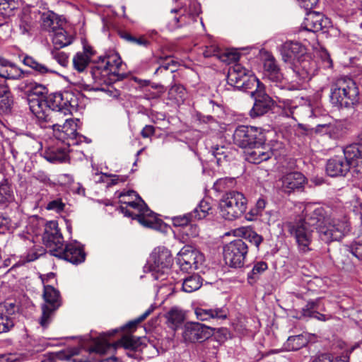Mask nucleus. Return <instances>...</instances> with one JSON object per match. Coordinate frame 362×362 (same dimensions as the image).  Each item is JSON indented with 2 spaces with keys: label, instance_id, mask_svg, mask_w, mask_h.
I'll return each mask as SVG.
<instances>
[{
  "label": "nucleus",
  "instance_id": "1",
  "mask_svg": "<svg viewBox=\"0 0 362 362\" xmlns=\"http://www.w3.org/2000/svg\"><path fill=\"white\" fill-rule=\"evenodd\" d=\"M304 213L303 220L318 230L320 239L326 243L340 240L349 230V224L346 221L331 219L322 206L308 204Z\"/></svg>",
  "mask_w": 362,
  "mask_h": 362
},
{
  "label": "nucleus",
  "instance_id": "2",
  "mask_svg": "<svg viewBox=\"0 0 362 362\" xmlns=\"http://www.w3.org/2000/svg\"><path fill=\"white\" fill-rule=\"evenodd\" d=\"M31 104L33 114L40 125L47 127L42 124L52 123V118L57 116V112L66 115L77 111L78 101L73 92L64 91L49 95L46 101L33 100Z\"/></svg>",
  "mask_w": 362,
  "mask_h": 362
},
{
  "label": "nucleus",
  "instance_id": "3",
  "mask_svg": "<svg viewBox=\"0 0 362 362\" xmlns=\"http://www.w3.org/2000/svg\"><path fill=\"white\" fill-rule=\"evenodd\" d=\"M119 197L120 202L126 204V206L121 205L119 208L125 216L137 220L147 228H154L157 226L156 214L148 207L136 192L129 190L127 193H121Z\"/></svg>",
  "mask_w": 362,
  "mask_h": 362
},
{
  "label": "nucleus",
  "instance_id": "4",
  "mask_svg": "<svg viewBox=\"0 0 362 362\" xmlns=\"http://www.w3.org/2000/svg\"><path fill=\"white\" fill-rule=\"evenodd\" d=\"M330 98L332 103L336 105L353 107L358 102V87L351 78L341 76L332 83Z\"/></svg>",
  "mask_w": 362,
  "mask_h": 362
},
{
  "label": "nucleus",
  "instance_id": "5",
  "mask_svg": "<svg viewBox=\"0 0 362 362\" xmlns=\"http://www.w3.org/2000/svg\"><path fill=\"white\" fill-rule=\"evenodd\" d=\"M122 65V59L119 55L110 51L103 55H100L93 61L90 74L93 79L98 83H108L109 76L115 75Z\"/></svg>",
  "mask_w": 362,
  "mask_h": 362
},
{
  "label": "nucleus",
  "instance_id": "6",
  "mask_svg": "<svg viewBox=\"0 0 362 362\" xmlns=\"http://www.w3.org/2000/svg\"><path fill=\"white\" fill-rule=\"evenodd\" d=\"M247 205V198L242 192L229 191L223 195L219 202L220 214L226 220H235L244 214Z\"/></svg>",
  "mask_w": 362,
  "mask_h": 362
},
{
  "label": "nucleus",
  "instance_id": "7",
  "mask_svg": "<svg viewBox=\"0 0 362 362\" xmlns=\"http://www.w3.org/2000/svg\"><path fill=\"white\" fill-rule=\"evenodd\" d=\"M42 283L45 284L42 279ZM42 297L44 303L41 305L42 315L39 318L40 325L46 328L52 322L55 312L62 304L59 291L52 286L44 284Z\"/></svg>",
  "mask_w": 362,
  "mask_h": 362
},
{
  "label": "nucleus",
  "instance_id": "8",
  "mask_svg": "<svg viewBox=\"0 0 362 362\" xmlns=\"http://www.w3.org/2000/svg\"><path fill=\"white\" fill-rule=\"evenodd\" d=\"M227 81L231 86L245 92H249L261 83L250 71L238 63L229 68Z\"/></svg>",
  "mask_w": 362,
  "mask_h": 362
},
{
  "label": "nucleus",
  "instance_id": "9",
  "mask_svg": "<svg viewBox=\"0 0 362 362\" xmlns=\"http://www.w3.org/2000/svg\"><path fill=\"white\" fill-rule=\"evenodd\" d=\"M316 230L303 219L289 225L288 231L295 239L300 253L306 254L313 250Z\"/></svg>",
  "mask_w": 362,
  "mask_h": 362
},
{
  "label": "nucleus",
  "instance_id": "10",
  "mask_svg": "<svg viewBox=\"0 0 362 362\" xmlns=\"http://www.w3.org/2000/svg\"><path fill=\"white\" fill-rule=\"evenodd\" d=\"M170 251L165 247L156 248L151 255L148 265L154 279H164L163 275L168 274L173 264Z\"/></svg>",
  "mask_w": 362,
  "mask_h": 362
},
{
  "label": "nucleus",
  "instance_id": "11",
  "mask_svg": "<svg viewBox=\"0 0 362 362\" xmlns=\"http://www.w3.org/2000/svg\"><path fill=\"white\" fill-rule=\"evenodd\" d=\"M248 253V246L242 239L234 240L223 247V259L226 264L233 268L244 266Z\"/></svg>",
  "mask_w": 362,
  "mask_h": 362
},
{
  "label": "nucleus",
  "instance_id": "12",
  "mask_svg": "<svg viewBox=\"0 0 362 362\" xmlns=\"http://www.w3.org/2000/svg\"><path fill=\"white\" fill-rule=\"evenodd\" d=\"M234 143L243 148H248L257 144L265 141V136L261 128L252 126H238L233 134Z\"/></svg>",
  "mask_w": 362,
  "mask_h": 362
},
{
  "label": "nucleus",
  "instance_id": "13",
  "mask_svg": "<svg viewBox=\"0 0 362 362\" xmlns=\"http://www.w3.org/2000/svg\"><path fill=\"white\" fill-rule=\"evenodd\" d=\"M264 77L274 85L281 89L295 90L296 84L288 82V79L284 77L281 69L274 57L268 54L264 61Z\"/></svg>",
  "mask_w": 362,
  "mask_h": 362
},
{
  "label": "nucleus",
  "instance_id": "14",
  "mask_svg": "<svg viewBox=\"0 0 362 362\" xmlns=\"http://www.w3.org/2000/svg\"><path fill=\"white\" fill-rule=\"evenodd\" d=\"M291 69L294 76L291 80L293 84H298L300 81H309L317 71L316 62L310 56L306 54L291 65Z\"/></svg>",
  "mask_w": 362,
  "mask_h": 362
},
{
  "label": "nucleus",
  "instance_id": "15",
  "mask_svg": "<svg viewBox=\"0 0 362 362\" xmlns=\"http://www.w3.org/2000/svg\"><path fill=\"white\" fill-rule=\"evenodd\" d=\"M250 93L251 97L255 100L253 107L250 111L251 117H261L272 110L274 101L265 93L264 85L262 83L257 86Z\"/></svg>",
  "mask_w": 362,
  "mask_h": 362
},
{
  "label": "nucleus",
  "instance_id": "16",
  "mask_svg": "<svg viewBox=\"0 0 362 362\" xmlns=\"http://www.w3.org/2000/svg\"><path fill=\"white\" fill-rule=\"evenodd\" d=\"M213 334V329L199 322H187L185 325L182 337L185 342H202Z\"/></svg>",
  "mask_w": 362,
  "mask_h": 362
},
{
  "label": "nucleus",
  "instance_id": "17",
  "mask_svg": "<svg viewBox=\"0 0 362 362\" xmlns=\"http://www.w3.org/2000/svg\"><path fill=\"white\" fill-rule=\"evenodd\" d=\"M42 241L45 246L49 248L52 256H54V250H59L63 246V236L56 221H51L46 223L42 235Z\"/></svg>",
  "mask_w": 362,
  "mask_h": 362
},
{
  "label": "nucleus",
  "instance_id": "18",
  "mask_svg": "<svg viewBox=\"0 0 362 362\" xmlns=\"http://www.w3.org/2000/svg\"><path fill=\"white\" fill-rule=\"evenodd\" d=\"M203 260L204 256L199 251L184 247L178 253L177 263L182 271L187 272L190 269H199Z\"/></svg>",
  "mask_w": 362,
  "mask_h": 362
},
{
  "label": "nucleus",
  "instance_id": "19",
  "mask_svg": "<svg viewBox=\"0 0 362 362\" xmlns=\"http://www.w3.org/2000/svg\"><path fill=\"white\" fill-rule=\"evenodd\" d=\"M50 124L49 127H52L53 135L57 140L67 146H74L73 142L75 141L72 137L76 135L77 124L72 119H66L62 125L54 124L53 122Z\"/></svg>",
  "mask_w": 362,
  "mask_h": 362
},
{
  "label": "nucleus",
  "instance_id": "20",
  "mask_svg": "<svg viewBox=\"0 0 362 362\" xmlns=\"http://www.w3.org/2000/svg\"><path fill=\"white\" fill-rule=\"evenodd\" d=\"M54 256L63 259L74 264H78L84 262L86 253L83 247L77 243L63 245L59 250H54Z\"/></svg>",
  "mask_w": 362,
  "mask_h": 362
},
{
  "label": "nucleus",
  "instance_id": "21",
  "mask_svg": "<svg viewBox=\"0 0 362 362\" xmlns=\"http://www.w3.org/2000/svg\"><path fill=\"white\" fill-rule=\"evenodd\" d=\"M280 53L283 62L290 67L306 55V49L298 42L287 41L281 45Z\"/></svg>",
  "mask_w": 362,
  "mask_h": 362
},
{
  "label": "nucleus",
  "instance_id": "22",
  "mask_svg": "<svg viewBox=\"0 0 362 362\" xmlns=\"http://www.w3.org/2000/svg\"><path fill=\"white\" fill-rule=\"evenodd\" d=\"M306 178L300 172H290L284 175L280 180V189L282 192L290 194L295 192H300L304 189Z\"/></svg>",
  "mask_w": 362,
  "mask_h": 362
},
{
  "label": "nucleus",
  "instance_id": "23",
  "mask_svg": "<svg viewBox=\"0 0 362 362\" xmlns=\"http://www.w3.org/2000/svg\"><path fill=\"white\" fill-rule=\"evenodd\" d=\"M274 155V152L269 144H257L245 151V159L252 163L259 164L267 161Z\"/></svg>",
  "mask_w": 362,
  "mask_h": 362
},
{
  "label": "nucleus",
  "instance_id": "24",
  "mask_svg": "<svg viewBox=\"0 0 362 362\" xmlns=\"http://www.w3.org/2000/svg\"><path fill=\"white\" fill-rule=\"evenodd\" d=\"M196 216L191 212L175 216L171 218L173 226L186 228L185 233L189 237H197L199 233V228L196 223Z\"/></svg>",
  "mask_w": 362,
  "mask_h": 362
},
{
  "label": "nucleus",
  "instance_id": "25",
  "mask_svg": "<svg viewBox=\"0 0 362 362\" xmlns=\"http://www.w3.org/2000/svg\"><path fill=\"white\" fill-rule=\"evenodd\" d=\"M330 20L322 13L316 11L308 12L303 21L304 28L313 33L323 30L330 27Z\"/></svg>",
  "mask_w": 362,
  "mask_h": 362
},
{
  "label": "nucleus",
  "instance_id": "26",
  "mask_svg": "<svg viewBox=\"0 0 362 362\" xmlns=\"http://www.w3.org/2000/svg\"><path fill=\"white\" fill-rule=\"evenodd\" d=\"M22 84L23 88H24L25 92L28 97L30 110L33 113V109L32 108L31 104L32 101H46L47 98V97H46L47 89L45 86L29 80L23 81Z\"/></svg>",
  "mask_w": 362,
  "mask_h": 362
},
{
  "label": "nucleus",
  "instance_id": "27",
  "mask_svg": "<svg viewBox=\"0 0 362 362\" xmlns=\"http://www.w3.org/2000/svg\"><path fill=\"white\" fill-rule=\"evenodd\" d=\"M350 168L344 156H336L329 158L326 165V172L330 177L345 176Z\"/></svg>",
  "mask_w": 362,
  "mask_h": 362
},
{
  "label": "nucleus",
  "instance_id": "28",
  "mask_svg": "<svg viewBox=\"0 0 362 362\" xmlns=\"http://www.w3.org/2000/svg\"><path fill=\"white\" fill-rule=\"evenodd\" d=\"M344 125L340 122L317 124L311 129V133L320 136H327L332 139H338L344 134Z\"/></svg>",
  "mask_w": 362,
  "mask_h": 362
},
{
  "label": "nucleus",
  "instance_id": "29",
  "mask_svg": "<svg viewBox=\"0 0 362 362\" xmlns=\"http://www.w3.org/2000/svg\"><path fill=\"white\" fill-rule=\"evenodd\" d=\"M344 157L350 168H356V171L362 173V144H353L344 149Z\"/></svg>",
  "mask_w": 362,
  "mask_h": 362
},
{
  "label": "nucleus",
  "instance_id": "30",
  "mask_svg": "<svg viewBox=\"0 0 362 362\" xmlns=\"http://www.w3.org/2000/svg\"><path fill=\"white\" fill-rule=\"evenodd\" d=\"M38 11L30 8H23L18 15L19 28L22 34H29L37 21Z\"/></svg>",
  "mask_w": 362,
  "mask_h": 362
},
{
  "label": "nucleus",
  "instance_id": "31",
  "mask_svg": "<svg viewBox=\"0 0 362 362\" xmlns=\"http://www.w3.org/2000/svg\"><path fill=\"white\" fill-rule=\"evenodd\" d=\"M197 318L201 321H207L211 319L225 320L228 317V310L226 308H204L197 307L194 309Z\"/></svg>",
  "mask_w": 362,
  "mask_h": 362
},
{
  "label": "nucleus",
  "instance_id": "32",
  "mask_svg": "<svg viewBox=\"0 0 362 362\" xmlns=\"http://www.w3.org/2000/svg\"><path fill=\"white\" fill-rule=\"evenodd\" d=\"M69 146L64 144L62 146H52L44 152V158L50 163H62L68 158Z\"/></svg>",
  "mask_w": 362,
  "mask_h": 362
},
{
  "label": "nucleus",
  "instance_id": "33",
  "mask_svg": "<svg viewBox=\"0 0 362 362\" xmlns=\"http://www.w3.org/2000/svg\"><path fill=\"white\" fill-rule=\"evenodd\" d=\"M38 14L40 16L41 28L45 31L52 33L62 25L59 16L52 11H38Z\"/></svg>",
  "mask_w": 362,
  "mask_h": 362
},
{
  "label": "nucleus",
  "instance_id": "34",
  "mask_svg": "<svg viewBox=\"0 0 362 362\" xmlns=\"http://www.w3.org/2000/svg\"><path fill=\"white\" fill-rule=\"evenodd\" d=\"M150 62L151 64H159L155 70V74H158L163 70H170L171 72H174L177 69V63L170 56L163 57L153 55L150 59Z\"/></svg>",
  "mask_w": 362,
  "mask_h": 362
},
{
  "label": "nucleus",
  "instance_id": "35",
  "mask_svg": "<svg viewBox=\"0 0 362 362\" xmlns=\"http://www.w3.org/2000/svg\"><path fill=\"white\" fill-rule=\"evenodd\" d=\"M12 105L13 98L8 86L6 84H0V113L9 112Z\"/></svg>",
  "mask_w": 362,
  "mask_h": 362
},
{
  "label": "nucleus",
  "instance_id": "36",
  "mask_svg": "<svg viewBox=\"0 0 362 362\" xmlns=\"http://www.w3.org/2000/svg\"><path fill=\"white\" fill-rule=\"evenodd\" d=\"M52 33V42L56 47V49L68 46L71 44L73 41L72 36L69 35L62 25L53 31Z\"/></svg>",
  "mask_w": 362,
  "mask_h": 362
},
{
  "label": "nucleus",
  "instance_id": "37",
  "mask_svg": "<svg viewBox=\"0 0 362 362\" xmlns=\"http://www.w3.org/2000/svg\"><path fill=\"white\" fill-rule=\"evenodd\" d=\"M22 62L24 65L33 69L38 74L43 75L49 73H57L54 70L39 62L35 58L28 55L24 56L23 59H22Z\"/></svg>",
  "mask_w": 362,
  "mask_h": 362
},
{
  "label": "nucleus",
  "instance_id": "38",
  "mask_svg": "<svg viewBox=\"0 0 362 362\" xmlns=\"http://www.w3.org/2000/svg\"><path fill=\"white\" fill-rule=\"evenodd\" d=\"M211 153L218 165H221L225 162L229 161L232 157L230 150L224 146H212Z\"/></svg>",
  "mask_w": 362,
  "mask_h": 362
},
{
  "label": "nucleus",
  "instance_id": "39",
  "mask_svg": "<svg viewBox=\"0 0 362 362\" xmlns=\"http://www.w3.org/2000/svg\"><path fill=\"white\" fill-rule=\"evenodd\" d=\"M202 285V277L197 274H194L183 279L182 290L186 293H192L200 288Z\"/></svg>",
  "mask_w": 362,
  "mask_h": 362
},
{
  "label": "nucleus",
  "instance_id": "40",
  "mask_svg": "<svg viewBox=\"0 0 362 362\" xmlns=\"http://www.w3.org/2000/svg\"><path fill=\"white\" fill-rule=\"evenodd\" d=\"M16 4L13 0H0V25L14 15Z\"/></svg>",
  "mask_w": 362,
  "mask_h": 362
},
{
  "label": "nucleus",
  "instance_id": "41",
  "mask_svg": "<svg viewBox=\"0 0 362 362\" xmlns=\"http://www.w3.org/2000/svg\"><path fill=\"white\" fill-rule=\"evenodd\" d=\"M107 334H103L99 337L95 339L92 345L88 348L89 354H105L110 346V343L106 339Z\"/></svg>",
  "mask_w": 362,
  "mask_h": 362
},
{
  "label": "nucleus",
  "instance_id": "42",
  "mask_svg": "<svg viewBox=\"0 0 362 362\" xmlns=\"http://www.w3.org/2000/svg\"><path fill=\"white\" fill-rule=\"evenodd\" d=\"M14 199L13 192L11 185L7 179H4L0 182V204H8Z\"/></svg>",
  "mask_w": 362,
  "mask_h": 362
},
{
  "label": "nucleus",
  "instance_id": "43",
  "mask_svg": "<svg viewBox=\"0 0 362 362\" xmlns=\"http://www.w3.org/2000/svg\"><path fill=\"white\" fill-rule=\"evenodd\" d=\"M351 256L352 255L348 248L340 252L335 260L337 266L342 269L351 271L354 268Z\"/></svg>",
  "mask_w": 362,
  "mask_h": 362
},
{
  "label": "nucleus",
  "instance_id": "44",
  "mask_svg": "<svg viewBox=\"0 0 362 362\" xmlns=\"http://www.w3.org/2000/svg\"><path fill=\"white\" fill-rule=\"evenodd\" d=\"M307 344V338L303 334H298L289 337L284 346L288 351H297L306 346Z\"/></svg>",
  "mask_w": 362,
  "mask_h": 362
},
{
  "label": "nucleus",
  "instance_id": "45",
  "mask_svg": "<svg viewBox=\"0 0 362 362\" xmlns=\"http://www.w3.org/2000/svg\"><path fill=\"white\" fill-rule=\"evenodd\" d=\"M165 317L168 326L172 329H176L182 323L185 316L181 310L177 308H172L166 313Z\"/></svg>",
  "mask_w": 362,
  "mask_h": 362
},
{
  "label": "nucleus",
  "instance_id": "46",
  "mask_svg": "<svg viewBox=\"0 0 362 362\" xmlns=\"http://www.w3.org/2000/svg\"><path fill=\"white\" fill-rule=\"evenodd\" d=\"M243 238L253 244L257 250L264 238L250 228H242L240 230Z\"/></svg>",
  "mask_w": 362,
  "mask_h": 362
},
{
  "label": "nucleus",
  "instance_id": "47",
  "mask_svg": "<svg viewBox=\"0 0 362 362\" xmlns=\"http://www.w3.org/2000/svg\"><path fill=\"white\" fill-rule=\"evenodd\" d=\"M119 35L122 39L133 45L145 47L150 45V42L144 36L136 37L127 31H120Z\"/></svg>",
  "mask_w": 362,
  "mask_h": 362
},
{
  "label": "nucleus",
  "instance_id": "48",
  "mask_svg": "<svg viewBox=\"0 0 362 362\" xmlns=\"http://www.w3.org/2000/svg\"><path fill=\"white\" fill-rule=\"evenodd\" d=\"M117 345L125 349L136 350L140 345L139 339L132 334H125L118 340Z\"/></svg>",
  "mask_w": 362,
  "mask_h": 362
},
{
  "label": "nucleus",
  "instance_id": "49",
  "mask_svg": "<svg viewBox=\"0 0 362 362\" xmlns=\"http://www.w3.org/2000/svg\"><path fill=\"white\" fill-rule=\"evenodd\" d=\"M89 62V56L82 52H77L73 58V66L78 72H83L88 66Z\"/></svg>",
  "mask_w": 362,
  "mask_h": 362
},
{
  "label": "nucleus",
  "instance_id": "50",
  "mask_svg": "<svg viewBox=\"0 0 362 362\" xmlns=\"http://www.w3.org/2000/svg\"><path fill=\"white\" fill-rule=\"evenodd\" d=\"M268 266L265 262L259 261L255 263L252 271L247 274L249 283L252 284V282H255L259 278V276L265 272Z\"/></svg>",
  "mask_w": 362,
  "mask_h": 362
},
{
  "label": "nucleus",
  "instance_id": "51",
  "mask_svg": "<svg viewBox=\"0 0 362 362\" xmlns=\"http://www.w3.org/2000/svg\"><path fill=\"white\" fill-rule=\"evenodd\" d=\"M321 299L317 298L314 300H310L307 304L302 308V315L308 317H313L317 310H322L320 308Z\"/></svg>",
  "mask_w": 362,
  "mask_h": 362
},
{
  "label": "nucleus",
  "instance_id": "52",
  "mask_svg": "<svg viewBox=\"0 0 362 362\" xmlns=\"http://www.w3.org/2000/svg\"><path fill=\"white\" fill-rule=\"evenodd\" d=\"M211 206L208 202L202 200L198 206L192 211L196 216V219L199 221L204 218L209 214Z\"/></svg>",
  "mask_w": 362,
  "mask_h": 362
},
{
  "label": "nucleus",
  "instance_id": "53",
  "mask_svg": "<svg viewBox=\"0 0 362 362\" xmlns=\"http://www.w3.org/2000/svg\"><path fill=\"white\" fill-rule=\"evenodd\" d=\"M28 358L24 353H14L0 355V362H22Z\"/></svg>",
  "mask_w": 362,
  "mask_h": 362
},
{
  "label": "nucleus",
  "instance_id": "54",
  "mask_svg": "<svg viewBox=\"0 0 362 362\" xmlns=\"http://www.w3.org/2000/svg\"><path fill=\"white\" fill-rule=\"evenodd\" d=\"M13 325L14 324L11 317L0 312V333L9 331Z\"/></svg>",
  "mask_w": 362,
  "mask_h": 362
},
{
  "label": "nucleus",
  "instance_id": "55",
  "mask_svg": "<svg viewBox=\"0 0 362 362\" xmlns=\"http://www.w3.org/2000/svg\"><path fill=\"white\" fill-rule=\"evenodd\" d=\"M52 58L54 59L62 66H66L69 62L68 55L64 52L59 51V49L51 52Z\"/></svg>",
  "mask_w": 362,
  "mask_h": 362
},
{
  "label": "nucleus",
  "instance_id": "56",
  "mask_svg": "<svg viewBox=\"0 0 362 362\" xmlns=\"http://www.w3.org/2000/svg\"><path fill=\"white\" fill-rule=\"evenodd\" d=\"M170 94L175 96L177 100H182L185 97L186 90L183 86L180 84H175L170 89Z\"/></svg>",
  "mask_w": 362,
  "mask_h": 362
},
{
  "label": "nucleus",
  "instance_id": "57",
  "mask_svg": "<svg viewBox=\"0 0 362 362\" xmlns=\"http://www.w3.org/2000/svg\"><path fill=\"white\" fill-rule=\"evenodd\" d=\"M11 218L5 213L0 212V234H4L10 229Z\"/></svg>",
  "mask_w": 362,
  "mask_h": 362
},
{
  "label": "nucleus",
  "instance_id": "58",
  "mask_svg": "<svg viewBox=\"0 0 362 362\" xmlns=\"http://www.w3.org/2000/svg\"><path fill=\"white\" fill-rule=\"evenodd\" d=\"M65 207L64 203H63L61 198H58L56 199H54L52 201H50L47 206L46 209L47 210H52L56 212H61L63 211Z\"/></svg>",
  "mask_w": 362,
  "mask_h": 362
},
{
  "label": "nucleus",
  "instance_id": "59",
  "mask_svg": "<svg viewBox=\"0 0 362 362\" xmlns=\"http://www.w3.org/2000/svg\"><path fill=\"white\" fill-rule=\"evenodd\" d=\"M233 179L229 177H224L218 179L214 185V188L216 191H222L225 188L231 186L233 184Z\"/></svg>",
  "mask_w": 362,
  "mask_h": 362
},
{
  "label": "nucleus",
  "instance_id": "60",
  "mask_svg": "<svg viewBox=\"0 0 362 362\" xmlns=\"http://www.w3.org/2000/svg\"><path fill=\"white\" fill-rule=\"evenodd\" d=\"M312 362H344V361L331 354H323L316 357Z\"/></svg>",
  "mask_w": 362,
  "mask_h": 362
},
{
  "label": "nucleus",
  "instance_id": "61",
  "mask_svg": "<svg viewBox=\"0 0 362 362\" xmlns=\"http://www.w3.org/2000/svg\"><path fill=\"white\" fill-rule=\"evenodd\" d=\"M352 256L358 259H362V243H356L348 247Z\"/></svg>",
  "mask_w": 362,
  "mask_h": 362
},
{
  "label": "nucleus",
  "instance_id": "62",
  "mask_svg": "<svg viewBox=\"0 0 362 362\" xmlns=\"http://www.w3.org/2000/svg\"><path fill=\"white\" fill-rule=\"evenodd\" d=\"M65 354L62 352L50 353L40 362H58V361H63Z\"/></svg>",
  "mask_w": 362,
  "mask_h": 362
},
{
  "label": "nucleus",
  "instance_id": "63",
  "mask_svg": "<svg viewBox=\"0 0 362 362\" xmlns=\"http://www.w3.org/2000/svg\"><path fill=\"white\" fill-rule=\"evenodd\" d=\"M16 305L12 303H4L3 305H0V312L3 313L5 311V315L11 316L15 313Z\"/></svg>",
  "mask_w": 362,
  "mask_h": 362
},
{
  "label": "nucleus",
  "instance_id": "64",
  "mask_svg": "<svg viewBox=\"0 0 362 362\" xmlns=\"http://www.w3.org/2000/svg\"><path fill=\"white\" fill-rule=\"evenodd\" d=\"M320 57L322 59L325 67L331 68L332 66V60L327 50L321 51Z\"/></svg>",
  "mask_w": 362,
  "mask_h": 362
}]
</instances>
